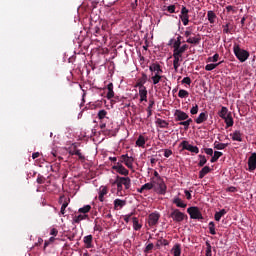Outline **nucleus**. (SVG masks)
<instances>
[{
    "mask_svg": "<svg viewBox=\"0 0 256 256\" xmlns=\"http://www.w3.org/2000/svg\"><path fill=\"white\" fill-rule=\"evenodd\" d=\"M152 187L158 195H165L167 193V185L163 178H151Z\"/></svg>",
    "mask_w": 256,
    "mask_h": 256,
    "instance_id": "nucleus-1",
    "label": "nucleus"
},
{
    "mask_svg": "<svg viewBox=\"0 0 256 256\" xmlns=\"http://www.w3.org/2000/svg\"><path fill=\"white\" fill-rule=\"evenodd\" d=\"M233 52L235 57L240 61V63H245L249 59V52L247 50L241 49L239 44H234Z\"/></svg>",
    "mask_w": 256,
    "mask_h": 256,
    "instance_id": "nucleus-2",
    "label": "nucleus"
},
{
    "mask_svg": "<svg viewBox=\"0 0 256 256\" xmlns=\"http://www.w3.org/2000/svg\"><path fill=\"white\" fill-rule=\"evenodd\" d=\"M188 215H190L191 219H203V214H201V210L197 206H191L187 209Z\"/></svg>",
    "mask_w": 256,
    "mask_h": 256,
    "instance_id": "nucleus-3",
    "label": "nucleus"
},
{
    "mask_svg": "<svg viewBox=\"0 0 256 256\" xmlns=\"http://www.w3.org/2000/svg\"><path fill=\"white\" fill-rule=\"evenodd\" d=\"M171 219L175 221L176 223H181V221L185 220V213L180 212L179 209H174L170 214Z\"/></svg>",
    "mask_w": 256,
    "mask_h": 256,
    "instance_id": "nucleus-4",
    "label": "nucleus"
},
{
    "mask_svg": "<svg viewBox=\"0 0 256 256\" xmlns=\"http://www.w3.org/2000/svg\"><path fill=\"white\" fill-rule=\"evenodd\" d=\"M180 147H182V149H184L185 151H190V153H199V147L193 146L185 140L181 142Z\"/></svg>",
    "mask_w": 256,
    "mask_h": 256,
    "instance_id": "nucleus-5",
    "label": "nucleus"
},
{
    "mask_svg": "<svg viewBox=\"0 0 256 256\" xmlns=\"http://www.w3.org/2000/svg\"><path fill=\"white\" fill-rule=\"evenodd\" d=\"M116 182L120 183V185H122V186L124 185L126 191L131 189V178H129V177L117 176Z\"/></svg>",
    "mask_w": 256,
    "mask_h": 256,
    "instance_id": "nucleus-6",
    "label": "nucleus"
},
{
    "mask_svg": "<svg viewBox=\"0 0 256 256\" xmlns=\"http://www.w3.org/2000/svg\"><path fill=\"white\" fill-rule=\"evenodd\" d=\"M180 19L183 25L185 26L189 25V9H187V7L185 6H182L181 8Z\"/></svg>",
    "mask_w": 256,
    "mask_h": 256,
    "instance_id": "nucleus-7",
    "label": "nucleus"
},
{
    "mask_svg": "<svg viewBox=\"0 0 256 256\" xmlns=\"http://www.w3.org/2000/svg\"><path fill=\"white\" fill-rule=\"evenodd\" d=\"M160 217L159 213H151L148 217V225L150 227H155V225L159 223Z\"/></svg>",
    "mask_w": 256,
    "mask_h": 256,
    "instance_id": "nucleus-8",
    "label": "nucleus"
},
{
    "mask_svg": "<svg viewBox=\"0 0 256 256\" xmlns=\"http://www.w3.org/2000/svg\"><path fill=\"white\" fill-rule=\"evenodd\" d=\"M174 117L175 121H186V119H189V115L181 110H175Z\"/></svg>",
    "mask_w": 256,
    "mask_h": 256,
    "instance_id": "nucleus-9",
    "label": "nucleus"
},
{
    "mask_svg": "<svg viewBox=\"0 0 256 256\" xmlns=\"http://www.w3.org/2000/svg\"><path fill=\"white\" fill-rule=\"evenodd\" d=\"M98 118L100 119V129H105L107 127V124L103 122V120L109 119L107 117V112L105 110H100L98 112Z\"/></svg>",
    "mask_w": 256,
    "mask_h": 256,
    "instance_id": "nucleus-10",
    "label": "nucleus"
},
{
    "mask_svg": "<svg viewBox=\"0 0 256 256\" xmlns=\"http://www.w3.org/2000/svg\"><path fill=\"white\" fill-rule=\"evenodd\" d=\"M183 56H181V54H177L176 52H173V67L175 69V71L179 70V67H181V64L179 63L180 61H183L182 59Z\"/></svg>",
    "mask_w": 256,
    "mask_h": 256,
    "instance_id": "nucleus-11",
    "label": "nucleus"
},
{
    "mask_svg": "<svg viewBox=\"0 0 256 256\" xmlns=\"http://www.w3.org/2000/svg\"><path fill=\"white\" fill-rule=\"evenodd\" d=\"M149 70L151 73H155V75H161V73H163V69H161V65L159 63H152L149 66Z\"/></svg>",
    "mask_w": 256,
    "mask_h": 256,
    "instance_id": "nucleus-12",
    "label": "nucleus"
},
{
    "mask_svg": "<svg viewBox=\"0 0 256 256\" xmlns=\"http://www.w3.org/2000/svg\"><path fill=\"white\" fill-rule=\"evenodd\" d=\"M249 171H255L256 169V153H252L248 158Z\"/></svg>",
    "mask_w": 256,
    "mask_h": 256,
    "instance_id": "nucleus-13",
    "label": "nucleus"
},
{
    "mask_svg": "<svg viewBox=\"0 0 256 256\" xmlns=\"http://www.w3.org/2000/svg\"><path fill=\"white\" fill-rule=\"evenodd\" d=\"M207 119H209V114L207 112H201L195 119V123H197V125H201V123H205Z\"/></svg>",
    "mask_w": 256,
    "mask_h": 256,
    "instance_id": "nucleus-14",
    "label": "nucleus"
},
{
    "mask_svg": "<svg viewBox=\"0 0 256 256\" xmlns=\"http://www.w3.org/2000/svg\"><path fill=\"white\" fill-rule=\"evenodd\" d=\"M86 249H93V235H87L83 238Z\"/></svg>",
    "mask_w": 256,
    "mask_h": 256,
    "instance_id": "nucleus-15",
    "label": "nucleus"
},
{
    "mask_svg": "<svg viewBox=\"0 0 256 256\" xmlns=\"http://www.w3.org/2000/svg\"><path fill=\"white\" fill-rule=\"evenodd\" d=\"M107 193H109L107 186H101L99 190V196H98V199L101 203L105 201V195H107Z\"/></svg>",
    "mask_w": 256,
    "mask_h": 256,
    "instance_id": "nucleus-16",
    "label": "nucleus"
},
{
    "mask_svg": "<svg viewBox=\"0 0 256 256\" xmlns=\"http://www.w3.org/2000/svg\"><path fill=\"white\" fill-rule=\"evenodd\" d=\"M112 169L114 171H117L120 175H129V170H127V168H125V166L123 165H119V166H112Z\"/></svg>",
    "mask_w": 256,
    "mask_h": 256,
    "instance_id": "nucleus-17",
    "label": "nucleus"
},
{
    "mask_svg": "<svg viewBox=\"0 0 256 256\" xmlns=\"http://www.w3.org/2000/svg\"><path fill=\"white\" fill-rule=\"evenodd\" d=\"M127 205L126 200L121 199H115L114 200V209L117 211V209H122V207H125Z\"/></svg>",
    "mask_w": 256,
    "mask_h": 256,
    "instance_id": "nucleus-18",
    "label": "nucleus"
},
{
    "mask_svg": "<svg viewBox=\"0 0 256 256\" xmlns=\"http://www.w3.org/2000/svg\"><path fill=\"white\" fill-rule=\"evenodd\" d=\"M145 83H147V74L142 75V79L138 80L136 87H139V89H147V87H145Z\"/></svg>",
    "mask_w": 256,
    "mask_h": 256,
    "instance_id": "nucleus-19",
    "label": "nucleus"
},
{
    "mask_svg": "<svg viewBox=\"0 0 256 256\" xmlns=\"http://www.w3.org/2000/svg\"><path fill=\"white\" fill-rule=\"evenodd\" d=\"M172 203H174V205H176V207H180L182 209H185V207H187V204L185 202H183V200H181V198H179V197H175L173 199Z\"/></svg>",
    "mask_w": 256,
    "mask_h": 256,
    "instance_id": "nucleus-20",
    "label": "nucleus"
},
{
    "mask_svg": "<svg viewBox=\"0 0 256 256\" xmlns=\"http://www.w3.org/2000/svg\"><path fill=\"white\" fill-rule=\"evenodd\" d=\"M69 155H77V157L80 159V161L85 162V157L83 154H81V150L79 149H73L69 151Z\"/></svg>",
    "mask_w": 256,
    "mask_h": 256,
    "instance_id": "nucleus-21",
    "label": "nucleus"
},
{
    "mask_svg": "<svg viewBox=\"0 0 256 256\" xmlns=\"http://www.w3.org/2000/svg\"><path fill=\"white\" fill-rule=\"evenodd\" d=\"M229 147V143H220L219 141L214 142V149L218 151H223V149H227Z\"/></svg>",
    "mask_w": 256,
    "mask_h": 256,
    "instance_id": "nucleus-22",
    "label": "nucleus"
},
{
    "mask_svg": "<svg viewBox=\"0 0 256 256\" xmlns=\"http://www.w3.org/2000/svg\"><path fill=\"white\" fill-rule=\"evenodd\" d=\"M140 103L147 101V88H139Z\"/></svg>",
    "mask_w": 256,
    "mask_h": 256,
    "instance_id": "nucleus-23",
    "label": "nucleus"
},
{
    "mask_svg": "<svg viewBox=\"0 0 256 256\" xmlns=\"http://www.w3.org/2000/svg\"><path fill=\"white\" fill-rule=\"evenodd\" d=\"M208 173H211V167L209 166H204L200 171H199V179H203L205 175H208Z\"/></svg>",
    "mask_w": 256,
    "mask_h": 256,
    "instance_id": "nucleus-24",
    "label": "nucleus"
},
{
    "mask_svg": "<svg viewBox=\"0 0 256 256\" xmlns=\"http://www.w3.org/2000/svg\"><path fill=\"white\" fill-rule=\"evenodd\" d=\"M107 90H108L106 95L107 99H113L115 97V92L113 91V83H109L107 85Z\"/></svg>",
    "mask_w": 256,
    "mask_h": 256,
    "instance_id": "nucleus-25",
    "label": "nucleus"
},
{
    "mask_svg": "<svg viewBox=\"0 0 256 256\" xmlns=\"http://www.w3.org/2000/svg\"><path fill=\"white\" fill-rule=\"evenodd\" d=\"M171 253L173 256H181V244H175L171 250Z\"/></svg>",
    "mask_w": 256,
    "mask_h": 256,
    "instance_id": "nucleus-26",
    "label": "nucleus"
},
{
    "mask_svg": "<svg viewBox=\"0 0 256 256\" xmlns=\"http://www.w3.org/2000/svg\"><path fill=\"white\" fill-rule=\"evenodd\" d=\"M187 49H189V45L184 44V45L180 46L179 48H177L176 50H173V53L183 56V53H185V51H187Z\"/></svg>",
    "mask_w": 256,
    "mask_h": 256,
    "instance_id": "nucleus-27",
    "label": "nucleus"
},
{
    "mask_svg": "<svg viewBox=\"0 0 256 256\" xmlns=\"http://www.w3.org/2000/svg\"><path fill=\"white\" fill-rule=\"evenodd\" d=\"M156 123L158 124V126L160 127V129H169V122L161 119V118H158L156 120Z\"/></svg>",
    "mask_w": 256,
    "mask_h": 256,
    "instance_id": "nucleus-28",
    "label": "nucleus"
},
{
    "mask_svg": "<svg viewBox=\"0 0 256 256\" xmlns=\"http://www.w3.org/2000/svg\"><path fill=\"white\" fill-rule=\"evenodd\" d=\"M223 120L225 121L227 127H233L234 121L233 116H231V112H229L227 117L223 118Z\"/></svg>",
    "mask_w": 256,
    "mask_h": 256,
    "instance_id": "nucleus-29",
    "label": "nucleus"
},
{
    "mask_svg": "<svg viewBox=\"0 0 256 256\" xmlns=\"http://www.w3.org/2000/svg\"><path fill=\"white\" fill-rule=\"evenodd\" d=\"M233 141L241 142L243 141L242 135L240 131H235L233 134H230Z\"/></svg>",
    "mask_w": 256,
    "mask_h": 256,
    "instance_id": "nucleus-30",
    "label": "nucleus"
},
{
    "mask_svg": "<svg viewBox=\"0 0 256 256\" xmlns=\"http://www.w3.org/2000/svg\"><path fill=\"white\" fill-rule=\"evenodd\" d=\"M132 223L134 231H140L141 227H143V225L139 223V219L137 217L132 218Z\"/></svg>",
    "mask_w": 256,
    "mask_h": 256,
    "instance_id": "nucleus-31",
    "label": "nucleus"
},
{
    "mask_svg": "<svg viewBox=\"0 0 256 256\" xmlns=\"http://www.w3.org/2000/svg\"><path fill=\"white\" fill-rule=\"evenodd\" d=\"M133 161H135V159L133 157H130L129 154H127L124 165H126L128 169H133Z\"/></svg>",
    "mask_w": 256,
    "mask_h": 256,
    "instance_id": "nucleus-32",
    "label": "nucleus"
},
{
    "mask_svg": "<svg viewBox=\"0 0 256 256\" xmlns=\"http://www.w3.org/2000/svg\"><path fill=\"white\" fill-rule=\"evenodd\" d=\"M220 157H223V152L215 151L214 155L210 159V163H217Z\"/></svg>",
    "mask_w": 256,
    "mask_h": 256,
    "instance_id": "nucleus-33",
    "label": "nucleus"
},
{
    "mask_svg": "<svg viewBox=\"0 0 256 256\" xmlns=\"http://www.w3.org/2000/svg\"><path fill=\"white\" fill-rule=\"evenodd\" d=\"M218 115L221 117V119H225L227 115H229V109H227L225 106H222L221 110L218 112Z\"/></svg>",
    "mask_w": 256,
    "mask_h": 256,
    "instance_id": "nucleus-34",
    "label": "nucleus"
},
{
    "mask_svg": "<svg viewBox=\"0 0 256 256\" xmlns=\"http://www.w3.org/2000/svg\"><path fill=\"white\" fill-rule=\"evenodd\" d=\"M224 215H227V210L222 209L219 212H216L214 215L215 221H221V217H224Z\"/></svg>",
    "mask_w": 256,
    "mask_h": 256,
    "instance_id": "nucleus-35",
    "label": "nucleus"
},
{
    "mask_svg": "<svg viewBox=\"0 0 256 256\" xmlns=\"http://www.w3.org/2000/svg\"><path fill=\"white\" fill-rule=\"evenodd\" d=\"M87 217V214H79L78 216L73 217V222L79 224L81 221H84V219H87Z\"/></svg>",
    "mask_w": 256,
    "mask_h": 256,
    "instance_id": "nucleus-36",
    "label": "nucleus"
},
{
    "mask_svg": "<svg viewBox=\"0 0 256 256\" xmlns=\"http://www.w3.org/2000/svg\"><path fill=\"white\" fill-rule=\"evenodd\" d=\"M207 18H208V21L209 23H215V19H217V15L215 14V12L213 11H208L207 12Z\"/></svg>",
    "mask_w": 256,
    "mask_h": 256,
    "instance_id": "nucleus-37",
    "label": "nucleus"
},
{
    "mask_svg": "<svg viewBox=\"0 0 256 256\" xmlns=\"http://www.w3.org/2000/svg\"><path fill=\"white\" fill-rule=\"evenodd\" d=\"M104 31H105V26H102V30L99 27H95V32H94L95 37H99V35L101 37H105Z\"/></svg>",
    "mask_w": 256,
    "mask_h": 256,
    "instance_id": "nucleus-38",
    "label": "nucleus"
},
{
    "mask_svg": "<svg viewBox=\"0 0 256 256\" xmlns=\"http://www.w3.org/2000/svg\"><path fill=\"white\" fill-rule=\"evenodd\" d=\"M186 43H190L191 45H199V43H201V37L188 38Z\"/></svg>",
    "mask_w": 256,
    "mask_h": 256,
    "instance_id": "nucleus-39",
    "label": "nucleus"
},
{
    "mask_svg": "<svg viewBox=\"0 0 256 256\" xmlns=\"http://www.w3.org/2000/svg\"><path fill=\"white\" fill-rule=\"evenodd\" d=\"M221 63H223V61L218 62L216 64H207L205 66V71H213V69H217V67H219V65H221Z\"/></svg>",
    "mask_w": 256,
    "mask_h": 256,
    "instance_id": "nucleus-40",
    "label": "nucleus"
},
{
    "mask_svg": "<svg viewBox=\"0 0 256 256\" xmlns=\"http://www.w3.org/2000/svg\"><path fill=\"white\" fill-rule=\"evenodd\" d=\"M114 185L117 186V195H119L120 197H123V186H122V184L115 180Z\"/></svg>",
    "mask_w": 256,
    "mask_h": 256,
    "instance_id": "nucleus-41",
    "label": "nucleus"
},
{
    "mask_svg": "<svg viewBox=\"0 0 256 256\" xmlns=\"http://www.w3.org/2000/svg\"><path fill=\"white\" fill-rule=\"evenodd\" d=\"M136 145L138 147H145V137L143 135H140L138 139L136 140Z\"/></svg>",
    "mask_w": 256,
    "mask_h": 256,
    "instance_id": "nucleus-42",
    "label": "nucleus"
},
{
    "mask_svg": "<svg viewBox=\"0 0 256 256\" xmlns=\"http://www.w3.org/2000/svg\"><path fill=\"white\" fill-rule=\"evenodd\" d=\"M199 163H198V167H205V164L207 163V158L205 157V155H199Z\"/></svg>",
    "mask_w": 256,
    "mask_h": 256,
    "instance_id": "nucleus-43",
    "label": "nucleus"
},
{
    "mask_svg": "<svg viewBox=\"0 0 256 256\" xmlns=\"http://www.w3.org/2000/svg\"><path fill=\"white\" fill-rule=\"evenodd\" d=\"M219 61V53L214 54L212 57H208V63H217Z\"/></svg>",
    "mask_w": 256,
    "mask_h": 256,
    "instance_id": "nucleus-44",
    "label": "nucleus"
},
{
    "mask_svg": "<svg viewBox=\"0 0 256 256\" xmlns=\"http://www.w3.org/2000/svg\"><path fill=\"white\" fill-rule=\"evenodd\" d=\"M89 211H91V205H85L82 208H79L78 213L86 215L85 213H89Z\"/></svg>",
    "mask_w": 256,
    "mask_h": 256,
    "instance_id": "nucleus-45",
    "label": "nucleus"
},
{
    "mask_svg": "<svg viewBox=\"0 0 256 256\" xmlns=\"http://www.w3.org/2000/svg\"><path fill=\"white\" fill-rule=\"evenodd\" d=\"M161 79H163V76H161V74H155L154 76H152L153 85H157L159 81H161Z\"/></svg>",
    "mask_w": 256,
    "mask_h": 256,
    "instance_id": "nucleus-46",
    "label": "nucleus"
},
{
    "mask_svg": "<svg viewBox=\"0 0 256 256\" xmlns=\"http://www.w3.org/2000/svg\"><path fill=\"white\" fill-rule=\"evenodd\" d=\"M208 227L211 235H217V232L215 231V222H209Z\"/></svg>",
    "mask_w": 256,
    "mask_h": 256,
    "instance_id": "nucleus-47",
    "label": "nucleus"
},
{
    "mask_svg": "<svg viewBox=\"0 0 256 256\" xmlns=\"http://www.w3.org/2000/svg\"><path fill=\"white\" fill-rule=\"evenodd\" d=\"M178 97H180V99H185V97H189V92L187 90L180 89Z\"/></svg>",
    "mask_w": 256,
    "mask_h": 256,
    "instance_id": "nucleus-48",
    "label": "nucleus"
},
{
    "mask_svg": "<svg viewBox=\"0 0 256 256\" xmlns=\"http://www.w3.org/2000/svg\"><path fill=\"white\" fill-rule=\"evenodd\" d=\"M142 189H144V191H151V189H153V182L150 181L149 183L142 185Z\"/></svg>",
    "mask_w": 256,
    "mask_h": 256,
    "instance_id": "nucleus-49",
    "label": "nucleus"
},
{
    "mask_svg": "<svg viewBox=\"0 0 256 256\" xmlns=\"http://www.w3.org/2000/svg\"><path fill=\"white\" fill-rule=\"evenodd\" d=\"M36 181H37L38 185H43V183H45V181H46L45 176L38 174Z\"/></svg>",
    "mask_w": 256,
    "mask_h": 256,
    "instance_id": "nucleus-50",
    "label": "nucleus"
},
{
    "mask_svg": "<svg viewBox=\"0 0 256 256\" xmlns=\"http://www.w3.org/2000/svg\"><path fill=\"white\" fill-rule=\"evenodd\" d=\"M206 256H213L211 251V243L206 242Z\"/></svg>",
    "mask_w": 256,
    "mask_h": 256,
    "instance_id": "nucleus-51",
    "label": "nucleus"
},
{
    "mask_svg": "<svg viewBox=\"0 0 256 256\" xmlns=\"http://www.w3.org/2000/svg\"><path fill=\"white\" fill-rule=\"evenodd\" d=\"M190 113L191 115H197V113H199V105H195L190 109Z\"/></svg>",
    "mask_w": 256,
    "mask_h": 256,
    "instance_id": "nucleus-52",
    "label": "nucleus"
},
{
    "mask_svg": "<svg viewBox=\"0 0 256 256\" xmlns=\"http://www.w3.org/2000/svg\"><path fill=\"white\" fill-rule=\"evenodd\" d=\"M67 207H69V203L68 202H64L61 206V209H60V214L61 215H65V209H67Z\"/></svg>",
    "mask_w": 256,
    "mask_h": 256,
    "instance_id": "nucleus-53",
    "label": "nucleus"
},
{
    "mask_svg": "<svg viewBox=\"0 0 256 256\" xmlns=\"http://www.w3.org/2000/svg\"><path fill=\"white\" fill-rule=\"evenodd\" d=\"M153 247H155V245L153 243H149L145 249H144V253H149L150 251H153Z\"/></svg>",
    "mask_w": 256,
    "mask_h": 256,
    "instance_id": "nucleus-54",
    "label": "nucleus"
},
{
    "mask_svg": "<svg viewBox=\"0 0 256 256\" xmlns=\"http://www.w3.org/2000/svg\"><path fill=\"white\" fill-rule=\"evenodd\" d=\"M173 155V151L171 149L164 150V157L169 158Z\"/></svg>",
    "mask_w": 256,
    "mask_h": 256,
    "instance_id": "nucleus-55",
    "label": "nucleus"
},
{
    "mask_svg": "<svg viewBox=\"0 0 256 256\" xmlns=\"http://www.w3.org/2000/svg\"><path fill=\"white\" fill-rule=\"evenodd\" d=\"M181 47V41L180 40H176L174 41L173 43V51H176V49L180 48Z\"/></svg>",
    "mask_w": 256,
    "mask_h": 256,
    "instance_id": "nucleus-56",
    "label": "nucleus"
},
{
    "mask_svg": "<svg viewBox=\"0 0 256 256\" xmlns=\"http://www.w3.org/2000/svg\"><path fill=\"white\" fill-rule=\"evenodd\" d=\"M178 125H183L185 131H187V129H189V124L186 122V120H182L178 123Z\"/></svg>",
    "mask_w": 256,
    "mask_h": 256,
    "instance_id": "nucleus-57",
    "label": "nucleus"
},
{
    "mask_svg": "<svg viewBox=\"0 0 256 256\" xmlns=\"http://www.w3.org/2000/svg\"><path fill=\"white\" fill-rule=\"evenodd\" d=\"M182 84L191 85V78L190 77H184L183 80H182Z\"/></svg>",
    "mask_w": 256,
    "mask_h": 256,
    "instance_id": "nucleus-58",
    "label": "nucleus"
},
{
    "mask_svg": "<svg viewBox=\"0 0 256 256\" xmlns=\"http://www.w3.org/2000/svg\"><path fill=\"white\" fill-rule=\"evenodd\" d=\"M50 235H52L53 237H57V235H59V230H57L56 228H52L50 230Z\"/></svg>",
    "mask_w": 256,
    "mask_h": 256,
    "instance_id": "nucleus-59",
    "label": "nucleus"
},
{
    "mask_svg": "<svg viewBox=\"0 0 256 256\" xmlns=\"http://www.w3.org/2000/svg\"><path fill=\"white\" fill-rule=\"evenodd\" d=\"M204 152L206 155H210V157H213V149L212 148H205Z\"/></svg>",
    "mask_w": 256,
    "mask_h": 256,
    "instance_id": "nucleus-60",
    "label": "nucleus"
},
{
    "mask_svg": "<svg viewBox=\"0 0 256 256\" xmlns=\"http://www.w3.org/2000/svg\"><path fill=\"white\" fill-rule=\"evenodd\" d=\"M155 105V100L153 98L149 99V105L147 107V109H153V106Z\"/></svg>",
    "mask_w": 256,
    "mask_h": 256,
    "instance_id": "nucleus-61",
    "label": "nucleus"
},
{
    "mask_svg": "<svg viewBox=\"0 0 256 256\" xmlns=\"http://www.w3.org/2000/svg\"><path fill=\"white\" fill-rule=\"evenodd\" d=\"M226 11L228 13H231V11L232 13H235V6H232V5L226 6Z\"/></svg>",
    "mask_w": 256,
    "mask_h": 256,
    "instance_id": "nucleus-62",
    "label": "nucleus"
},
{
    "mask_svg": "<svg viewBox=\"0 0 256 256\" xmlns=\"http://www.w3.org/2000/svg\"><path fill=\"white\" fill-rule=\"evenodd\" d=\"M175 9H176L175 5H170L167 7L168 13H175Z\"/></svg>",
    "mask_w": 256,
    "mask_h": 256,
    "instance_id": "nucleus-63",
    "label": "nucleus"
},
{
    "mask_svg": "<svg viewBox=\"0 0 256 256\" xmlns=\"http://www.w3.org/2000/svg\"><path fill=\"white\" fill-rule=\"evenodd\" d=\"M184 193H185L186 199L188 201H191L192 199L191 192L189 190H185Z\"/></svg>",
    "mask_w": 256,
    "mask_h": 256,
    "instance_id": "nucleus-64",
    "label": "nucleus"
}]
</instances>
